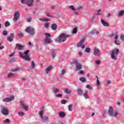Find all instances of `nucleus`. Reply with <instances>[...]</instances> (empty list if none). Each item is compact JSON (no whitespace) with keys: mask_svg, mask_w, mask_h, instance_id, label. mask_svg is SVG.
<instances>
[{"mask_svg":"<svg viewBox=\"0 0 124 124\" xmlns=\"http://www.w3.org/2000/svg\"><path fill=\"white\" fill-rule=\"evenodd\" d=\"M65 102H66V100H62L61 101L62 104H65Z\"/></svg>","mask_w":124,"mask_h":124,"instance_id":"52","label":"nucleus"},{"mask_svg":"<svg viewBox=\"0 0 124 124\" xmlns=\"http://www.w3.org/2000/svg\"><path fill=\"white\" fill-rule=\"evenodd\" d=\"M34 0H28L27 1V5L31 7V6H32L33 4V1Z\"/></svg>","mask_w":124,"mask_h":124,"instance_id":"17","label":"nucleus"},{"mask_svg":"<svg viewBox=\"0 0 124 124\" xmlns=\"http://www.w3.org/2000/svg\"><path fill=\"white\" fill-rule=\"evenodd\" d=\"M70 35H66L65 33H62L60 35L59 37L55 39L56 42H59V43H62V42H64L67 37H70Z\"/></svg>","mask_w":124,"mask_h":124,"instance_id":"1","label":"nucleus"},{"mask_svg":"<svg viewBox=\"0 0 124 124\" xmlns=\"http://www.w3.org/2000/svg\"><path fill=\"white\" fill-rule=\"evenodd\" d=\"M120 39L122 41H124V35L122 34L120 35Z\"/></svg>","mask_w":124,"mask_h":124,"instance_id":"46","label":"nucleus"},{"mask_svg":"<svg viewBox=\"0 0 124 124\" xmlns=\"http://www.w3.org/2000/svg\"><path fill=\"white\" fill-rule=\"evenodd\" d=\"M25 31L29 33L30 35H34L35 34V29L31 26L27 27L25 30Z\"/></svg>","mask_w":124,"mask_h":124,"instance_id":"4","label":"nucleus"},{"mask_svg":"<svg viewBox=\"0 0 124 124\" xmlns=\"http://www.w3.org/2000/svg\"><path fill=\"white\" fill-rule=\"evenodd\" d=\"M46 16H47V17H50V18H54V16H51V15H50V14H47Z\"/></svg>","mask_w":124,"mask_h":124,"instance_id":"58","label":"nucleus"},{"mask_svg":"<svg viewBox=\"0 0 124 124\" xmlns=\"http://www.w3.org/2000/svg\"><path fill=\"white\" fill-rule=\"evenodd\" d=\"M111 16V14H108L107 15V18H108V17H110Z\"/></svg>","mask_w":124,"mask_h":124,"instance_id":"64","label":"nucleus"},{"mask_svg":"<svg viewBox=\"0 0 124 124\" xmlns=\"http://www.w3.org/2000/svg\"><path fill=\"white\" fill-rule=\"evenodd\" d=\"M14 99V96H11L10 97H7L3 99L2 101L3 102H10Z\"/></svg>","mask_w":124,"mask_h":124,"instance_id":"12","label":"nucleus"},{"mask_svg":"<svg viewBox=\"0 0 124 124\" xmlns=\"http://www.w3.org/2000/svg\"><path fill=\"white\" fill-rule=\"evenodd\" d=\"M83 96L85 97V99H89V98H90V97L87 93H85L83 94Z\"/></svg>","mask_w":124,"mask_h":124,"instance_id":"32","label":"nucleus"},{"mask_svg":"<svg viewBox=\"0 0 124 124\" xmlns=\"http://www.w3.org/2000/svg\"><path fill=\"white\" fill-rule=\"evenodd\" d=\"M45 35H46V37H51V36H52L50 34V33H46L45 34Z\"/></svg>","mask_w":124,"mask_h":124,"instance_id":"50","label":"nucleus"},{"mask_svg":"<svg viewBox=\"0 0 124 124\" xmlns=\"http://www.w3.org/2000/svg\"><path fill=\"white\" fill-rule=\"evenodd\" d=\"M7 34H8V32L6 30H4L2 31V35L4 36H6V35H7Z\"/></svg>","mask_w":124,"mask_h":124,"instance_id":"34","label":"nucleus"},{"mask_svg":"<svg viewBox=\"0 0 124 124\" xmlns=\"http://www.w3.org/2000/svg\"><path fill=\"white\" fill-rule=\"evenodd\" d=\"M13 38H14V34L11 33L10 34V36L7 37V40L9 42H12L13 41Z\"/></svg>","mask_w":124,"mask_h":124,"instance_id":"13","label":"nucleus"},{"mask_svg":"<svg viewBox=\"0 0 124 124\" xmlns=\"http://www.w3.org/2000/svg\"><path fill=\"white\" fill-rule=\"evenodd\" d=\"M45 28H48V27H49V23H46L45 24Z\"/></svg>","mask_w":124,"mask_h":124,"instance_id":"51","label":"nucleus"},{"mask_svg":"<svg viewBox=\"0 0 124 124\" xmlns=\"http://www.w3.org/2000/svg\"><path fill=\"white\" fill-rule=\"evenodd\" d=\"M15 54V52H13L12 53H11L9 55V57H13V56H14Z\"/></svg>","mask_w":124,"mask_h":124,"instance_id":"55","label":"nucleus"},{"mask_svg":"<svg viewBox=\"0 0 124 124\" xmlns=\"http://www.w3.org/2000/svg\"><path fill=\"white\" fill-rule=\"evenodd\" d=\"M20 106L23 110H25V111H28L29 110V106L25 104V101H20Z\"/></svg>","mask_w":124,"mask_h":124,"instance_id":"10","label":"nucleus"},{"mask_svg":"<svg viewBox=\"0 0 124 124\" xmlns=\"http://www.w3.org/2000/svg\"><path fill=\"white\" fill-rule=\"evenodd\" d=\"M50 54L52 56L51 59H52V60H54V59H55V58L56 57V49H52L50 51Z\"/></svg>","mask_w":124,"mask_h":124,"instance_id":"14","label":"nucleus"},{"mask_svg":"<svg viewBox=\"0 0 124 124\" xmlns=\"http://www.w3.org/2000/svg\"><path fill=\"white\" fill-rule=\"evenodd\" d=\"M114 43L116 45H120V43H118V41L117 40H115Z\"/></svg>","mask_w":124,"mask_h":124,"instance_id":"56","label":"nucleus"},{"mask_svg":"<svg viewBox=\"0 0 124 124\" xmlns=\"http://www.w3.org/2000/svg\"><path fill=\"white\" fill-rule=\"evenodd\" d=\"M53 41L51 39V38L49 37H46L45 39V42L44 43L45 44H47L48 43H51V42H52Z\"/></svg>","mask_w":124,"mask_h":124,"instance_id":"15","label":"nucleus"},{"mask_svg":"<svg viewBox=\"0 0 124 124\" xmlns=\"http://www.w3.org/2000/svg\"><path fill=\"white\" fill-rule=\"evenodd\" d=\"M19 57H20V58H22V59H24V57H25V56H24V53H22L21 52H19Z\"/></svg>","mask_w":124,"mask_h":124,"instance_id":"39","label":"nucleus"},{"mask_svg":"<svg viewBox=\"0 0 124 124\" xmlns=\"http://www.w3.org/2000/svg\"><path fill=\"white\" fill-rule=\"evenodd\" d=\"M29 52H30V50H28L24 52V54L25 56H28V54H29Z\"/></svg>","mask_w":124,"mask_h":124,"instance_id":"54","label":"nucleus"},{"mask_svg":"<svg viewBox=\"0 0 124 124\" xmlns=\"http://www.w3.org/2000/svg\"><path fill=\"white\" fill-rule=\"evenodd\" d=\"M124 10H122L120 12L119 16L120 17H121V16H123V15H124Z\"/></svg>","mask_w":124,"mask_h":124,"instance_id":"43","label":"nucleus"},{"mask_svg":"<svg viewBox=\"0 0 124 124\" xmlns=\"http://www.w3.org/2000/svg\"><path fill=\"white\" fill-rule=\"evenodd\" d=\"M99 84H100L99 80H98V79H97L96 85H97V86H98V85H99Z\"/></svg>","mask_w":124,"mask_h":124,"instance_id":"63","label":"nucleus"},{"mask_svg":"<svg viewBox=\"0 0 124 124\" xmlns=\"http://www.w3.org/2000/svg\"><path fill=\"white\" fill-rule=\"evenodd\" d=\"M108 114L110 117H116L118 115V113L117 112H114V109H113V108L112 107H109L108 110Z\"/></svg>","mask_w":124,"mask_h":124,"instance_id":"6","label":"nucleus"},{"mask_svg":"<svg viewBox=\"0 0 124 124\" xmlns=\"http://www.w3.org/2000/svg\"><path fill=\"white\" fill-rule=\"evenodd\" d=\"M66 73V70L65 69H62L61 71V73L60 74L61 76H64V74Z\"/></svg>","mask_w":124,"mask_h":124,"instance_id":"29","label":"nucleus"},{"mask_svg":"<svg viewBox=\"0 0 124 124\" xmlns=\"http://www.w3.org/2000/svg\"><path fill=\"white\" fill-rule=\"evenodd\" d=\"M9 122H10V121L9 119H6L5 120V123H9Z\"/></svg>","mask_w":124,"mask_h":124,"instance_id":"62","label":"nucleus"},{"mask_svg":"<svg viewBox=\"0 0 124 124\" xmlns=\"http://www.w3.org/2000/svg\"><path fill=\"white\" fill-rule=\"evenodd\" d=\"M59 115L60 118H64V117H65V113H63L62 111L59 112Z\"/></svg>","mask_w":124,"mask_h":124,"instance_id":"27","label":"nucleus"},{"mask_svg":"<svg viewBox=\"0 0 124 124\" xmlns=\"http://www.w3.org/2000/svg\"><path fill=\"white\" fill-rule=\"evenodd\" d=\"M95 63H96V64L99 65V64L101 63V61L99 60H95Z\"/></svg>","mask_w":124,"mask_h":124,"instance_id":"35","label":"nucleus"},{"mask_svg":"<svg viewBox=\"0 0 124 124\" xmlns=\"http://www.w3.org/2000/svg\"><path fill=\"white\" fill-rule=\"evenodd\" d=\"M116 35H117V34H116L115 33H112L111 34H110V36L111 37H114L116 36Z\"/></svg>","mask_w":124,"mask_h":124,"instance_id":"53","label":"nucleus"},{"mask_svg":"<svg viewBox=\"0 0 124 124\" xmlns=\"http://www.w3.org/2000/svg\"><path fill=\"white\" fill-rule=\"evenodd\" d=\"M20 18V13L19 12H16L14 15L13 21L14 22H17Z\"/></svg>","mask_w":124,"mask_h":124,"instance_id":"11","label":"nucleus"},{"mask_svg":"<svg viewBox=\"0 0 124 124\" xmlns=\"http://www.w3.org/2000/svg\"><path fill=\"white\" fill-rule=\"evenodd\" d=\"M118 37H119V36H118V35H115V36L114 37V40H117V39H118Z\"/></svg>","mask_w":124,"mask_h":124,"instance_id":"59","label":"nucleus"},{"mask_svg":"<svg viewBox=\"0 0 124 124\" xmlns=\"http://www.w3.org/2000/svg\"><path fill=\"white\" fill-rule=\"evenodd\" d=\"M16 47H17L18 50H21L23 48H24V46L20 44H16Z\"/></svg>","mask_w":124,"mask_h":124,"instance_id":"24","label":"nucleus"},{"mask_svg":"<svg viewBox=\"0 0 124 124\" xmlns=\"http://www.w3.org/2000/svg\"><path fill=\"white\" fill-rule=\"evenodd\" d=\"M119 52H120V49L119 48H116L110 52V57L112 60H117Z\"/></svg>","mask_w":124,"mask_h":124,"instance_id":"3","label":"nucleus"},{"mask_svg":"<svg viewBox=\"0 0 124 124\" xmlns=\"http://www.w3.org/2000/svg\"><path fill=\"white\" fill-rule=\"evenodd\" d=\"M85 53H90L91 52V48L87 47L85 49Z\"/></svg>","mask_w":124,"mask_h":124,"instance_id":"40","label":"nucleus"},{"mask_svg":"<svg viewBox=\"0 0 124 124\" xmlns=\"http://www.w3.org/2000/svg\"><path fill=\"white\" fill-rule=\"evenodd\" d=\"M31 69H34L35 68V63L34 61H31Z\"/></svg>","mask_w":124,"mask_h":124,"instance_id":"28","label":"nucleus"},{"mask_svg":"<svg viewBox=\"0 0 124 124\" xmlns=\"http://www.w3.org/2000/svg\"><path fill=\"white\" fill-rule=\"evenodd\" d=\"M0 111L4 116H8V115H9V110L5 107H2Z\"/></svg>","mask_w":124,"mask_h":124,"instance_id":"7","label":"nucleus"},{"mask_svg":"<svg viewBox=\"0 0 124 124\" xmlns=\"http://www.w3.org/2000/svg\"><path fill=\"white\" fill-rule=\"evenodd\" d=\"M4 26L6 28L9 27V26H10V23L8 21H6L4 23Z\"/></svg>","mask_w":124,"mask_h":124,"instance_id":"36","label":"nucleus"},{"mask_svg":"<svg viewBox=\"0 0 124 124\" xmlns=\"http://www.w3.org/2000/svg\"><path fill=\"white\" fill-rule=\"evenodd\" d=\"M79 74H84V71H83V70H80L79 72Z\"/></svg>","mask_w":124,"mask_h":124,"instance_id":"60","label":"nucleus"},{"mask_svg":"<svg viewBox=\"0 0 124 124\" xmlns=\"http://www.w3.org/2000/svg\"><path fill=\"white\" fill-rule=\"evenodd\" d=\"M68 110L70 111V112H72V111H73V105H69Z\"/></svg>","mask_w":124,"mask_h":124,"instance_id":"30","label":"nucleus"},{"mask_svg":"<svg viewBox=\"0 0 124 124\" xmlns=\"http://www.w3.org/2000/svg\"><path fill=\"white\" fill-rule=\"evenodd\" d=\"M53 68V66L50 65L46 69V73L47 74H49V72L51 71L52 70V69Z\"/></svg>","mask_w":124,"mask_h":124,"instance_id":"20","label":"nucleus"},{"mask_svg":"<svg viewBox=\"0 0 124 124\" xmlns=\"http://www.w3.org/2000/svg\"><path fill=\"white\" fill-rule=\"evenodd\" d=\"M69 8L74 11V13L75 14V15H78V13L76 12V9L74 8V6L71 5L69 6Z\"/></svg>","mask_w":124,"mask_h":124,"instance_id":"18","label":"nucleus"},{"mask_svg":"<svg viewBox=\"0 0 124 124\" xmlns=\"http://www.w3.org/2000/svg\"><path fill=\"white\" fill-rule=\"evenodd\" d=\"M85 40H86V38L85 37L82 38L80 42L78 43L77 45L78 47H79L80 48H82V49H84V48H85V45L83 44H84V42H85Z\"/></svg>","mask_w":124,"mask_h":124,"instance_id":"8","label":"nucleus"},{"mask_svg":"<svg viewBox=\"0 0 124 124\" xmlns=\"http://www.w3.org/2000/svg\"><path fill=\"white\" fill-rule=\"evenodd\" d=\"M86 88L91 90H93V87H92L90 84L86 85Z\"/></svg>","mask_w":124,"mask_h":124,"instance_id":"42","label":"nucleus"},{"mask_svg":"<svg viewBox=\"0 0 124 124\" xmlns=\"http://www.w3.org/2000/svg\"><path fill=\"white\" fill-rule=\"evenodd\" d=\"M79 80L81 81V82H82L83 83L86 82V78L84 77L80 78H79Z\"/></svg>","mask_w":124,"mask_h":124,"instance_id":"38","label":"nucleus"},{"mask_svg":"<svg viewBox=\"0 0 124 124\" xmlns=\"http://www.w3.org/2000/svg\"><path fill=\"white\" fill-rule=\"evenodd\" d=\"M16 71H19L18 68H16L12 70V72H16Z\"/></svg>","mask_w":124,"mask_h":124,"instance_id":"48","label":"nucleus"},{"mask_svg":"<svg viewBox=\"0 0 124 124\" xmlns=\"http://www.w3.org/2000/svg\"><path fill=\"white\" fill-rule=\"evenodd\" d=\"M72 64L76 65V68H75V71H78V70H81L82 69V64L78 61H74Z\"/></svg>","mask_w":124,"mask_h":124,"instance_id":"5","label":"nucleus"},{"mask_svg":"<svg viewBox=\"0 0 124 124\" xmlns=\"http://www.w3.org/2000/svg\"><path fill=\"white\" fill-rule=\"evenodd\" d=\"M23 59L27 62H30V61H31V57H30L29 55H25Z\"/></svg>","mask_w":124,"mask_h":124,"instance_id":"25","label":"nucleus"},{"mask_svg":"<svg viewBox=\"0 0 124 124\" xmlns=\"http://www.w3.org/2000/svg\"><path fill=\"white\" fill-rule=\"evenodd\" d=\"M72 33H77V28H75L73 30Z\"/></svg>","mask_w":124,"mask_h":124,"instance_id":"47","label":"nucleus"},{"mask_svg":"<svg viewBox=\"0 0 124 124\" xmlns=\"http://www.w3.org/2000/svg\"><path fill=\"white\" fill-rule=\"evenodd\" d=\"M14 76V74L13 73H9L8 75V78L13 77Z\"/></svg>","mask_w":124,"mask_h":124,"instance_id":"45","label":"nucleus"},{"mask_svg":"<svg viewBox=\"0 0 124 124\" xmlns=\"http://www.w3.org/2000/svg\"><path fill=\"white\" fill-rule=\"evenodd\" d=\"M21 2L23 4H28V0H21Z\"/></svg>","mask_w":124,"mask_h":124,"instance_id":"37","label":"nucleus"},{"mask_svg":"<svg viewBox=\"0 0 124 124\" xmlns=\"http://www.w3.org/2000/svg\"><path fill=\"white\" fill-rule=\"evenodd\" d=\"M101 22L103 26H104L105 27H108V26H109V24L106 21H104V20H103V19H101Z\"/></svg>","mask_w":124,"mask_h":124,"instance_id":"21","label":"nucleus"},{"mask_svg":"<svg viewBox=\"0 0 124 124\" xmlns=\"http://www.w3.org/2000/svg\"><path fill=\"white\" fill-rule=\"evenodd\" d=\"M78 94L79 95H83V90L81 88H78L77 90Z\"/></svg>","mask_w":124,"mask_h":124,"instance_id":"22","label":"nucleus"},{"mask_svg":"<svg viewBox=\"0 0 124 124\" xmlns=\"http://www.w3.org/2000/svg\"><path fill=\"white\" fill-rule=\"evenodd\" d=\"M59 89L58 88H54L53 89V92L55 94V95H56L57 94H58V93H59Z\"/></svg>","mask_w":124,"mask_h":124,"instance_id":"31","label":"nucleus"},{"mask_svg":"<svg viewBox=\"0 0 124 124\" xmlns=\"http://www.w3.org/2000/svg\"><path fill=\"white\" fill-rule=\"evenodd\" d=\"M39 20L41 22H49L50 21V19L45 17L40 18Z\"/></svg>","mask_w":124,"mask_h":124,"instance_id":"19","label":"nucleus"},{"mask_svg":"<svg viewBox=\"0 0 124 124\" xmlns=\"http://www.w3.org/2000/svg\"><path fill=\"white\" fill-rule=\"evenodd\" d=\"M76 10H77V11H81V10H83V7L79 6L76 9Z\"/></svg>","mask_w":124,"mask_h":124,"instance_id":"33","label":"nucleus"},{"mask_svg":"<svg viewBox=\"0 0 124 124\" xmlns=\"http://www.w3.org/2000/svg\"><path fill=\"white\" fill-rule=\"evenodd\" d=\"M52 30H53V31H56V30H57V29H58V25L55 23L51 25V27Z\"/></svg>","mask_w":124,"mask_h":124,"instance_id":"23","label":"nucleus"},{"mask_svg":"<svg viewBox=\"0 0 124 124\" xmlns=\"http://www.w3.org/2000/svg\"><path fill=\"white\" fill-rule=\"evenodd\" d=\"M45 111V110L44 109V107H43V109L41 110H40V111L39 113V115L42 119L43 123H46V122H47V121L49 120V117L48 116H44L43 117V115L44 114Z\"/></svg>","mask_w":124,"mask_h":124,"instance_id":"2","label":"nucleus"},{"mask_svg":"<svg viewBox=\"0 0 124 124\" xmlns=\"http://www.w3.org/2000/svg\"><path fill=\"white\" fill-rule=\"evenodd\" d=\"M18 115H19V116H20V117H23L25 115V113L22 112H18Z\"/></svg>","mask_w":124,"mask_h":124,"instance_id":"41","label":"nucleus"},{"mask_svg":"<svg viewBox=\"0 0 124 124\" xmlns=\"http://www.w3.org/2000/svg\"><path fill=\"white\" fill-rule=\"evenodd\" d=\"M107 84H108V85H110V84H111V80H108L107 81Z\"/></svg>","mask_w":124,"mask_h":124,"instance_id":"61","label":"nucleus"},{"mask_svg":"<svg viewBox=\"0 0 124 124\" xmlns=\"http://www.w3.org/2000/svg\"><path fill=\"white\" fill-rule=\"evenodd\" d=\"M100 11H101V10L100 9H99L98 11H97V15H101V14L99 12H100Z\"/></svg>","mask_w":124,"mask_h":124,"instance_id":"57","label":"nucleus"},{"mask_svg":"<svg viewBox=\"0 0 124 124\" xmlns=\"http://www.w3.org/2000/svg\"><path fill=\"white\" fill-rule=\"evenodd\" d=\"M93 54L94 56H96V57H98L101 55V53L100 52V49H98L97 47H94L93 48Z\"/></svg>","mask_w":124,"mask_h":124,"instance_id":"9","label":"nucleus"},{"mask_svg":"<svg viewBox=\"0 0 124 124\" xmlns=\"http://www.w3.org/2000/svg\"><path fill=\"white\" fill-rule=\"evenodd\" d=\"M90 33L92 35H93V34H98V33H99V31L96 29H93L90 31Z\"/></svg>","mask_w":124,"mask_h":124,"instance_id":"16","label":"nucleus"},{"mask_svg":"<svg viewBox=\"0 0 124 124\" xmlns=\"http://www.w3.org/2000/svg\"><path fill=\"white\" fill-rule=\"evenodd\" d=\"M18 35L19 37H23V36H24V34L22 32L18 33Z\"/></svg>","mask_w":124,"mask_h":124,"instance_id":"49","label":"nucleus"},{"mask_svg":"<svg viewBox=\"0 0 124 124\" xmlns=\"http://www.w3.org/2000/svg\"><path fill=\"white\" fill-rule=\"evenodd\" d=\"M64 93H67L68 94H70V93H72V91H71V90H69L68 89H65Z\"/></svg>","mask_w":124,"mask_h":124,"instance_id":"26","label":"nucleus"},{"mask_svg":"<svg viewBox=\"0 0 124 124\" xmlns=\"http://www.w3.org/2000/svg\"><path fill=\"white\" fill-rule=\"evenodd\" d=\"M55 96L56 97H62V94H60V93H57L56 95H55Z\"/></svg>","mask_w":124,"mask_h":124,"instance_id":"44","label":"nucleus"}]
</instances>
